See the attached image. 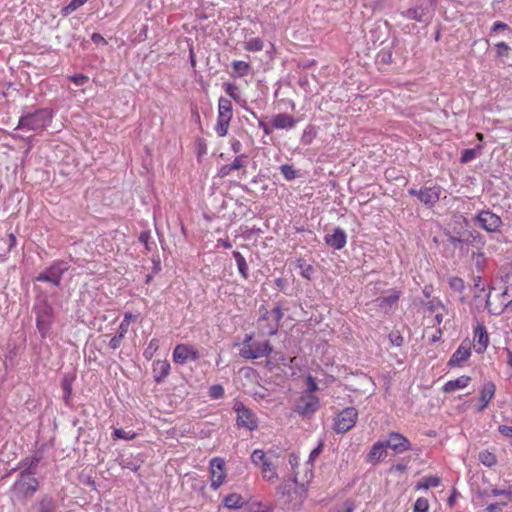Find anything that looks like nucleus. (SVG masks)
Returning a JSON list of instances; mask_svg holds the SVG:
<instances>
[{
  "instance_id": "nucleus-1",
  "label": "nucleus",
  "mask_w": 512,
  "mask_h": 512,
  "mask_svg": "<svg viewBox=\"0 0 512 512\" xmlns=\"http://www.w3.org/2000/svg\"><path fill=\"white\" fill-rule=\"evenodd\" d=\"M53 111L49 108H39L27 111L21 115L16 129L41 132L52 121Z\"/></svg>"
},
{
  "instance_id": "nucleus-2",
  "label": "nucleus",
  "mask_w": 512,
  "mask_h": 512,
  "mask_svg": "<svg viewBox=\"0 0 512 512\" xmlns=\"http://www.w3.org/2000/svg\"><path fill=\"white\" fill-rule=\"evenodd\" d=\"M35 470L27 467L20 472L19 478L10 489L11 496L19 501L30 499L39 489V481L32 475Z\"/></svg>"
},
{
  "instance_id": "nucleus-3",
  "label": "nucleus",
  "mask_w": 512,
  "mask_h": 512,
  "mask_svg": "<svg viewBox=\"0 0 512 512\" xmlns=\"http://www.w3.org/2000/svg\"><path fill=\"white\" fill-rule=\"evenodd\" d=\"M36 315V327L42 338H46L54 323V309L46 298L37 301L33 306Z\"/></svg>"
},
{
  "instance_id": "nucleus-4",
  "label": "nucleus",
  "mask_w": 512,
  "mask_h": 512,
  "mask_svg": "<svg viewBox=\"0 0 512 512\" xmlns=\"http://www.w3.org/2000/svg\"><path fill=\"white\" fill-rule=\"evenodd\" d=\"M260 317L258 320L260 330L263 334L273 336L277 334L280 321L283 318V311L281 305H277L271 311H268L263 305L259 308Z\"/></svg>"
},
{
  "instance_id": "nucleus-5",
  "label": "nucleus",
  "mask_w": 512,
  "mask_h": 512,
  "mask_svg": "<svg viewBox=\"0 0 512 512\" xmlns=\"http://www.w3.org/2000/svg\"><path fill=\"white\" fill-rule=\"evenodd\" d=\"M68 269V262L55 260L49 267L45 268L38 276L35 277V281L47 282L59 287L61 285L62 276L66 271H68Z\"/></svg>"
},
{
  "instance_id": "nucleus-6",
  "label": "nucleus",
  "mask_w": 512,
  "mask_h": 512,
  "mask_svg": "<svg viewBox=\"0 0 512 512\" xmlns=\"http://www.w3.org/2000/svg\"><path fill=\"white\" fill-rule=\"evenodd\" d=\"M233 116V107L229 99L220 97L218 100V117L215 127L219 137H225L228 133L230 121Z\"/></svg>"
},
{
  "instance_id": "nucleus-7",
  "label": "nucleus",
  "mask_w": 512,
  "mask_h": 512,
  "mask_svg": "<svg viewBox=\"0 0 512 512\" xmlns=\"http://www.w3.org/2000/svg\"><path fill=\"white\" fill-rule=\"evenodd\" d=\"M320 408V400L312 394H303L295 402L294 412L304 419H310Z\"/></svg>"
},
{
  "instance_id": "nucleus-8",
  "label": "nucleus",
  "mask_w": 512,
  "mask_h": 512,
  "mask_svg": "<svg viewBox=\"0 0 512 512\" xmlns=\"http://www.w3.org/2000/svg\"><path fill=\"white\" fill-rule=\"evenodd\" d=\"M451 244L460 250H463L465 246L469 245L478 250H482L486 241L479 231L471 229L459 237H451Z\"/></svg>"
},
{
  "instance_id": "nucleus-9",
  "label": "nucleus",
  "mask_w": 512,
  "mask_h": 512,
  "mask_svg": "<svg viewBox=\"0 0 512 512\" xmlns=\"http://www.w3.org/2000/svg\"><path fill=\"white\" fill-rule=\"evenodd\" d=\"M358 412L354 407L343 409L336 417L334 430L339 434H344L351 430L357 421Z\"/></svg>"
},
{
  "instance_id": "nucleus-10",
  "label": "nucleus",
  "mask_w": 512,
  "mask_h": 512,
  "mask_svg": "<svg viewBox=\"0 0 512 512\" xmlns=\"http://www.w3.org/2000/svg\"><path fill=\"white\" fill-rule=\"evenodd\" d=\"M233 409L237 413L236 422L239 427H244L249 431L258 428V421L255 414L247 408L242 402L237 401Z\"/></svg>"
},
{
  "instance_id": "nucleus-11",
  "label": "nucleus",
  "mask_w": 512,
  "mask_h": 512,
  "mask_svg": "<svg viewBox=\"0 0 512 512\" xmlns=\"http://www.w3.org/2000/svg\"><path fill=\"white\" fill-rule=\"evenodd\" d=\"M474 221L487 232H497L503 224L501 218L490 210H482L479 212L475 216Z\"/></svg>"
},
{
  "instance_id": "nucleus-12",
  "label": "nucleus",
  "mask_w": 512,
  "mask_h": 512,
  "mask_svg": "<svg viewBox=\"0 0 512 512\" xmlns=\"http://www.w3.org/2000/svg\"><path fill=\"white\" fill-rule=\"evenodd\" d=\"M200 358L199 351L189 344H178L173 351V361L177 364H185L188 361H197Z\"/></svg>"
},
{
  "instance_id": "nucleus-13",
  "label": "nucleus",
  "mask_w": 512,
  "mask_h": 512,
  "mask_svg": "<svg viewBox=\"0 0 512 512\" xmlns=\"http://www.w3.org/2000/svg\"><path fill=\"white\" fill-rule=\"evenodd\" d=\"M211 487L216 490L226 478L225 462L222 458L216 457L210 461Z\"/></svg>"
},
{
  "instance_id": "nucleus-14",
  "label": "nucleus",
  "mask_w": 512,
  "mask_h": 512,
  "mask_svg": "<svg viewBox=\"0 0 512 512\" xmlns=\"http://www.w3.org/2000/svg\"><path fill=\"white\" fill-rule=\"evenodd\" d=\"M385 446L391 448L396 454L406 452L411 449V442L399 432H391L388 439L384 440Z\"/></svg>"
},
{
  "instance_id": "nucleus-15",
  "label": "nucleus",
  "mask_w": 512,
  "mask_h": 512,
  "mask_svg": "<svg viewBox=\"0 0 512 512\" xmlns=\"http://www.w3.org/2000/svg\"><path fill=\"white\" fill-rule=\"evenodd\" d=\"M247 155L239 154L235 157V159L230 163L223 165L219 168L217 172V176L220 178H225L229 176L234 170H243L242 174L246 173L245 167L247 163Z\"/></svg>"
},
{
  "instance_id": "nucleus-16",
  "label": "nucleus",
  "mask_w": 512,
  "mask_h": 512,
  "mask_svg": "<svg viewBox=\"0 0 512 512\" xmlns=\"http://www.w3.org/2000/svg\"><path fill=\"white\" fill-rule=\"evenodd\" d=\"M471 355V344L470 342L463 341L458 349L452 354L448 361L450 367H461L465 361L469 359Z\"/></svg>"
},
{
  "instance_id": "nucleus-17",
  "label": "nucleus",
  "mask_w": 512,
  "mask_h": 512,
  "mask_svg": "<svg viewBox=\"0 0 512 512\" xmlns=\"http://www.w3.org/2000/svg\"><path fill=\"white\" fill-rule=\"evenodd\" d=\"M324 241L329 247L341 250L347 243V234L341 227H335L331 234L325 235Z\"/></svg>"
},
{
  "instance_id": "nucleus-18",
  "label": "nucleus",
  "mask_w": 512,
  "mask_h": 512,
  "mask_svg": "<svg viewBox=\"0 0 512 512\" xmlns=\"http://www.w3.org/2000/svg\"><path fill=\"white\" fill-rule=\"evenodd\" d=\"M474 340L476 341L475 344V351L478 354L484 353L487 349L488 343H489V337L486 328L478 324L474 329Z\"/></svg>"
},
{
  "instance_id": "nucleus-19",
  "label": "nucleus",
  "mask_w": 512,
  "mask_h": 512,
  "mask_svg": "<svg viewBox=\"0 0 512 512\" xmlns=\"http://www.w3.org/2000/svg\"><path fill=\"white\" fill-rule=\"evenodd\" d=\"M440 187H425L419 190V200L428 206H433L439 201Z\"/></svg>"
},
{
  "instance_id": "nucleus-20",
  "label": "nucleus",
  "mask_w": 512,
  "mask_h": 512,
  "mask_svg": "<svg viewBox=\"0 0 512 512\" xmlns=\"http://www.w3.org/2000/svg\"><path fill=\"white\" fill-rule=\"evenodd\" d=\"M387 455V446L384 441H377L371 447L369 453L366 456L368 463H377Z\"/></svg>"
},
{
  "instance_id": "nucleus-21",
  "label": "nucleus",
  "mask_w": 512,
  "mask_h": 512,
  "mask_svg": "<svg viewBox=\"0 0 512 512\" xmlns=\"http://www.w3.org/2000/svg\"><path fill=\"white\" fill-rule=\"evenodd\" d=\"M296 119L286 113H279L272 117V126L276 129H292L296 125Z\"/></svg>"
},
{
  "instance_id": "nucleus-22",
  "label": "nucleus",
  "mask_w": 512,
  "mask_h": 512,
  "mask_svg": "<svg viewBox=\"0 0 512 512\" xmlns=\"http://www.w3.org/2000/svg\"><path fill=\"white\" fill-rule=\"evenodd\" d=\"M468 226V220L465 217L460 216L455 221V226L451 230H445L444 235L447 237V240L451 243V237H459L460 235H463L469 230Z\"/></svg>"
},
{
  "instance_id": "nucleus-23",
  "label": "nucleus",
  "mask_w": 512,
  "mask_h": 512,
  "mask_svg": "<svg viewBox=\"0 0 512 512\" xmlns=\"http://www.w3.org/2000/svg\"><path fill=\"white\" fill-rule=\"evenodd\" d=\"M170 364L166 360H157L153 363V377L155 382L161 383L169 374Z\"/></svg>"
},
{
  "instance_id": "nucleus-24",
  "label": "nucleus",
  "mask_w": 512,
  "mask_h": 512,
  "mask_svg": "<svg viewBox=\"0 0 512 512\" xmlns=\"http://www.w3.org/2000/svg\"><path fill=\"white\" fill-rule=\"evenodd\" d=\"M495 391L496 386L493 382L488 381L483 385L480 391L481 406L479 408V411H482L484 408H486L490 400L494 397Z\"/></svg>"
},
{
  "instance_id": "nucleus-25",
  "label": "nucleus",
  "mask_w": 512,
  "mask_h": 512,
  "mask_svg": "<svg viewBox=\"0 0 512 512\" xmlns=\"http://www.w3.org/2000/svg\"><path fill=\"white\" fill-rule=\"evenodd\" d=\"M470 381H471L470 376L462 375L454 380H450V381L446 382L445 385L443 386L442 390L445 393L454 392L458 389L465 388L466 386H468Z\"/></svg>"
},
{
  "instance_id": "nucleus-26",
  "label": "nucleus",
  "mask_w": 512,
  "mask_h": 512,
  "mask_svg": "<svg viewBox=\"0 0 512 512\" xmlns=\"http://www.w3.org/2000/svg\"><path fill=\"white\" fill-rule=\"evenodd\" d=\"M402 15L408 19L415 20L420 23H426L429 20L428 13L423 7L407 9L402 12Z\"/></svg>"
},
{
  "instance_id": "nucleus-27",
  "label": "nucleus",
  "mask_w": 512,
  "mask_h": 512,
  "mask_svg": "<svg viewBox=\"0 0 512 512\" xmlns=\"http://www.w3.org/2000/svg\"><path fill=\"white\" fill-rule=\"evenodd\" d=\"M37 512H61L55 500L48 495L42 497L37 505Z\"/></svg>"
},
{
  "instance_id": "nucleus-28",
  "label": "nucleus",
  "mask_w": 512,
  "mask_h": 512,
  "mask_svg": "<svg viewBox=\"0 0 512 512\" xmlns=\"http://www.w3.org/2000/svg\"><path fill=\"white\" fill-rule=\"evenodd\" d=\"M141 464H142V461L138 458L133 457L132 455L127 456V457L122 455L119 459V465L123 469H129L133 472H137L138 469L140 468Z\"/></svg>"
},
{
  "instance_id": "nucleus-29",
  "label": "nucleus",
  "mask_w": 512,
  "mask_h": 512,
  "mask_svg": "<svg viewBox=\"0 0 512 512\" xmlns=\"http://www.w3.org/2000/svg\"><path fill=\"white\" fill-rule=\"evenodd\" d=\"M73 381H74V376H70V375H65L61 380V387L64 392L63 401L67 406L70 405Z\"/></svg>"
},
{
  "instance_id": "nucleus-30",
  "label": "nucleus",
  "mask_w": 512,
  "mask_h": 512,
  "mask_svg": "<svg viewBox=\"0 0 512 512\" xmlns=\"http://www.w3.org/2000/svg\"><path fill=\"white\" fill-rule=\"evenodd\" d=\"M223 505L229 509H239L244 505V500L240 494L231 493L224 497Z\"/></svg>"
},
{
  "instance_id": "nucleus-31",
  "label": "nucleus",
  "mask_w": 512,
  "mask_h": 512,
  "mask_svg": "<svg viewBox=\"0 0 512 512\" xmlns=\"http://www.w3.org/2000/svg\"><path fill=\"white\" fill-rule=\"evenodd\" d=\"M253 351L256 355V358H260L263 356H269L272 352V346L269 341L264 342H253L251 344Z\"/></svg>"
},
{
  "instance_id": "nucleus-32",
  "label": "nucleus",
  "mask_w": 512,
  "mask_h": 512,
  "mask_svg": "<svg viewBox=\"0 0 512 512\" xmlns=\"http://www.w3.org/2000/svg\"><path fill=\"white\" fill-rule=\"evenodd\" d=\"M400 298V292L392 289L387 296L377 298L378 306L384 308L385 306H392L397 303Z\"/></svg>"
},
{
  "instance_id": "nucleus-33",
  "label": "nucleus",
  "mask_w": 512,
  "mask_h": 512,
  "mask_svg": "<svg viewBox=\"0 0 512 512\" xmlns=\"http://www.w3.org/2000/svg\"><path fill=\"white\" fill-rule=\"evenodd\" d=\"M232 255L236 261L239 273L241 274V276L244 279H248L249 274H248V264L246 262V259L239 251H233Z\"/></svg>"
},
{
  "instance_id": "nucleus-34",
  "label": "nucleus",
  "mask_w": 512,
  "mask_h": 512,
  "mask_svg": "<svg viewBox=\"0 0 512 512\" xmlns=\"http://www.w3.org/2000/svg\"><path fill=\"white\" fill-rule=\"evenodd\" d=\"M482 149H483V145L479 144L475 148L463 150L461 153L460 162L465 164V163L472 161L478 155H480Z\"/></svg>"
},
{
  "instance_id": "nucleus-35",
  "label": "nucleus",
  "mask_w": 512,
  "mask_h": 512,
  "mask_svg": "<svg viewBox=\"0 0 512 512\" xmlns=\"http://www.w3.org/2000/svg\"><path fill=\"white\" fill-rule=\"evenodd\" d=\"M502 280L506 284V287L504 291L501 293V296L503 297L504 301H507V303L512 302V271L507 273Z\"/></svg>"
},
{
  "instance_id": "nucleus-36",
  "label": "nucleus",
  "mask_w": 512,
  "mask_h": 512,
  "mask_svg": "<svg viewBox=\"0 0 512 512\" xmlns=\"http://www.w3.org/2000/svg\"><path fill=\"white\" fill-rule=\"evenodd\" d=\"M479 460L483 465H485L487 467H492L497 463V458H496L495 454H493L487 450L481 451L479 453Z\"/></svg>"
},
{
  "instance_id": "nucleus-37",
  "label": "nucleus",
  "mask_w": 512,
  "mask_h": 512,
  "mask_svg": "<svg viewBox=\"0 0 512 512\" xmlns=\"http://www.w3.org/2000/svg\"><path fill=\"white\" fill-rule=\"evenodd\" d=\"M298 267L300 268V274L302 277H304L307 280H311L315 269L312 265L305 263L303 260L298 261Z\"/></svg>"
},
{
  "instance_id": "nucleus-38",
  "label": "nucleus",
  "mask_w": 512,
  "mask_h": 512,
  "mask_svg": "<svg viewBox=\"0 0 512 512\" xmlns=\"http://www.w3.org/2000/svg\"><path fill=\"white\" fill-rule=\"evenodd\" d=\"M440 478L437 476H428L422 479L421 482L418 483V488L429 489L431 487H438L440 485Z\"/></svg>"
},
{
  "instance_id": "nucleus-39",
  "label": "nucleus",
  "mask_w": 512,
  "mask_h": 512,
  "mask_svg": "<svg viewBox=\"0 0 512 512\" xmlns=\"http://www.w3.org/2000/svg\"><path fill=\"white\" fill-rule=\"evenodd\" d=\"M225 92L236 102L240 101V92L237 85L230 82H225L223 84Z\"/></svg>"
},
{
  "instance_id": "nucleus-40",
  "label": "nucleus",
  "mask_w": 512,
  "mask_h": 512,
  "mask_svg": "<svg viewBox=\"0 0 512 512\" xmlns=\"http://www.w3.org/2000/svg\"><path fill=\"white\" fill-rule=\"evenodd\" d=\"M262 472L264 473V477L267 478L268 481H274L278 478L277 473L272 468L271 461L263 462V466H261Z\"/></svg>"
},
{
  "instance_id": "nucleus-41",
  "label": "nucleus",
  "mask_w": 512,
  "mask_h": 512,
  "mask_svg": "<svg viewBox=\"0 0 512 512\" xmlns=\"http://www.w3.org/2000/svg\"><path fill=\"white\" fill-rule=\"evenodd\" d=\"M244 48L247 51H261L263 49V41L260 38H252L249 41L245 42Z\"/></svg>"
},
{
  "instance_id": "nucleus-42",
  "label": "nucleus",
  "mask_w": 512,
  "mask_h": 512,
  "mask_svg": "<svg viewBox=\"0 0 512 512\" xmlns=\"http://www.w3.org/2000/svg\"><path fill=\"white\" fill-rule=\"evenodd\" d=\"M472 258L475 261V266L478 271H483L486 263V257L483 251L478 250V252L472 253Z\"/></svg>"
},
{
  "instance_id": "nucleus-43",
  "label": "nucleus",
  "mask_w": 512,
  "mask_h": 512,
  "mask_svg": "<svg viewBox=\"0 0 512 512\" xmlns=\"http://www.w3.org/2000/svg\"><path fill=\"white\" fill-rule=\"evenodd\" d=\"M448 283L450 288L457 292H462L465 288L464 280L457 276L450 277Z\"/></svg>"
},
{
  "instance_id": "nucleus-44",
  "label": "nucleus",
  "mask_w": 512,
  "mask_h": 512,
  "mask_svg": "<svg viewBox=\"0 0 512 512\" xmlns=\"http://www.w3.org/2000/svg\"><path fill=\"white\" fill-rule=\"evenodd\" d=\"M280 171L286 180H293L297 176V171L293 168V166L288 164L281 165Z\"/></svg>"
},
{
  "instance_id": "nucleus-45",
  "label": "nucleus",
  "mask_w": 512,
  "mask_h": 512,
  "mask_svg": "<svg viewBox=\"0 0 512 512\" xmlns=\"http://www.w3.org/2000/svg\"><path fill=\"white\" fill-rule=\"evenodd\" d=\"M251 461L255 464V465H259L261 464V466H263V462H268V458L266 457L265 453L263 450H259V449H256L253 451V453L251 454Z\"/></svg>"
},
{
  "instance_id": "nucleus-46",
  "label": "nucleus",
  "mask_w": 512,
  "mask_h": 512,
  "mask_svg": "<svg viewBox=\"0 0 512 512\" xmlns=\"http://www.w3.org/2000/svg\"><path fill=\"white\" fill-rule=\"evenodd\" d=\"M429 502L426 498L420 497L413 506V512H428Z\"/></svg>"
},
{
  "instance_id": "nucleus-47",
  "label": "nucleus",
  "mask_w": 512,
  "mask_h": 512,
  "mask_svg": "<svg viewBox=\"0 0 512 512\" xmlns=\"http://www.w3.org/2000/svg\"><path fill=\"white\" fill-rule=\"evenodd\" d=\"M233 70L238 73L239 76H244L249 70V64L244 61H234L232 63Z\"/></svg>"
},
{
  "instance_id": "nucleus-48",
  "label": "nucleus",
  "mask_w": 512,
  "mask_h": 512,
  "mask_svg": "<svg viewBox=\"0 0 512 512\" xmlns=\"http://www.w3.org/2000/svg\"><path fill=\"white\" fill-rule=\"evenodd\" d=\"M495 48H496L497 57L503 58V57L509 56V52H510L511 48L509 47V45L507 43L499 42L495 45Z\"/></svg>"
},
{
  "instance_id": "nucleus-49",
  "label": "nucleus",
  "mask_w": 512,
  "mask_h": 512,
  "mask_svg": "<svg viewBox=\"0 0 512 512\" xmlns=\"http://www.w3.org/2000/svg\"><path fill=\"white\" fill-rule=\"evenodd\" d=\"M208 394L213 399H219V398L223 397V395H224V388L220 384L212 385L209 388Z\"/></svg>"
},
{
  "instance_id": "nucleus-50",
  "label": "nucleus",
  "mask_w": 512,
  "mask_h": 512,
  "mask_svg": "<svg viewBox=\"0 0 512 512\" xmlns=\"http://www.w3.org/2000/svg\"><path fill=\"white\" fill-rule=\"evenodd\" d=\"M240 356L245 359H257L251 344H245L239 352Z\"/></svg>"
},
{
  "instance_id": "nucleus-51",
  "label": "nucleus",
  "mask_w": 512,
  "mask_h": 512,
  "mask_svg": "<svg viewBox=\"0 0 512 512\" xmlns=\"http://www.w3.org/2000/svg\"><path fill=\"white\" fill-rule=\"evenodd\" d=\"M429 312H436L439 308L445 310V306L439 299H432L425 304Z\"/></svg>"
},
{
  "instance_id": "nucleus-52",
  "label": "nucleus",
  "mask_w": 512,
  "mask_h": 512,
  "mask_svg": "<svg viewBox=\"0 0 512 512\" xmlns=\"http://www.w3.org/2000/svg\"><path fill=\"white\" fill-rule=\"evenodd\" d=\"M473 282H474L473 287L476 290L474 297H480V294L485 291V287L482 284V277L474 276Z\"/></svg>"
},
{
  "instance_id": "nucleus-53",
  "label": "nucleus",
  "mask_w": 512,
  "mask_h": 512,
  "mask_svg": "<svg viewBox=\"0 0 512 512\" xmlns=\"http://www.w3.org/2000/svg\"><path fill=\"white\" fill-rule=\"evenodd\" d=\"M307 389H306V392L304 394H312L314 395V392H316L318 390V384L315 380L314 377H312L311 375H309L307 377Z\"/></svg>"
},
{
  "instance_id": "nucleus-54",
  "label": "nucleus",
  "mask_w": 512,
  "mask_h": 512,
  "mask_svg": "<svg viewBox=\"0 0 512 512\" xmlns=\"http://www.w3.org/2000/svg\"><path fill=\"white\" fill-rule=\"evenodd\" d=\"M508 504V501H503V502H497V503H491L489 504L486 508H485V511L486 512H500L502 511V509L507 506Z\"/></svg>"
},
{
  "instance_id": "nucleus-55",
  "label": "nucleus",
  "mask_w": 512,
  "mask_h": 512,
  "mask_svg": "<svg viewBox=\"0 0 512 512\" xmlns=\"http://www.w3.org/2000/svg\"><path fill=\"white\" fill-rule=\"evenodd\" d=\"M113 435L117 439H125V440H130L135 437L134 433L131 434L130 432H126L123 429H115L113 432Z\"/></svg>"
},
{
  "instance_id": "nucleus-56",
  "label": "nucleus",
  "mask_w": 512,
  "mask_h": 512,
  "mask_svg": "<svg viewBox=\"0 0 512 512\" xmlns=\"http://www.w3.org/2000/svg\"><path fill=\"white\" fill-rule=\"evenodd\" d=\"M124 339V336L123 334H119L117 333L116 335H114L110 342H109V347L113 350H116L118 349L120 346H121V343H122V340Z\"/></svg>"
},
{
  "instance_id": "nucleus-57",
  "label": "nucleus",
  "mask_w": 512,
  "mask_h": 512,
  "mask_svg": "<svg viewBox=\"0 0 512 512\" xmlns=\"http://www.w3.org/2000/svg\"><path fill=\"white\" fill-rule=\"evenodd\" d=\"M88 0H71V2L65 7L67 12H73L79 7L84 5Z\"/></svg>"
},
{
  "instance_id": "nucleus-58",
  "label": "nucleus",
  "mask_w": 512,
  "mask_h": 512,
  "mask_svg": "<svg viewBox=\"0 0 512 512\" xmlns=\"http://www.w3.org/2000/svg\"><path fill=\"white\" fill-rule=\"evenodd\" d=\"M380 61L384 64H389L392 62V52L390 50H381L378 54Z\"/></svg>"
},
{
  "instance_id": "nucleus-59",
  "label": "nucleus",
  "mask_w": 512,
  "mask_h": 512,
  "mask_svg": "<svg viewBox=\"0 0 512 512\" xmlns=\"http://www.w3.org/2000/svg\"><path fill=\"white\" fill-rule=\"evenodd\" d=\"M498 431L505 437L509 438V442L512 445V426L500 425Z\"/></svg>"
},
{
  "instance_id": "nucleus-60",
  "label": "nucleus",
  "mask_w": 512,
  "mask_h": 512,
  "mask_svg": "<svg viewBox=\"0 0 512 512\" xmlns=\"http://www.w3.org/2000/svg\"><path fill=\"white\" fill-rule=\"evenodd\" d=\"M491 495H493V496L504 495L507 497L508 502H510L512 500V491H508V490H502V489L495 488V489H492Z\"/></svg>"
},
{
  "instance_id": "nucleus-61",
  "label": "nucleus",
  "mask_w": 512,
  "mask_h": 512,
  "mask_svg": "<svg viewBox=\"0 0 512 512\" xmlns=\"http://www.w3.org/2000/svg\"><path fill=\"white\" fill-rule=\"evenodd\" d=\"M70 79L76 85H84L89 80V78L84 74H76L72 76Z\"/></svg>"
},
{
  "instance_id": "nucleus-62",
  "label": "nucleus",
  "mask_w": 512,
  "mask_h": 512,
  "mask_svg": "<svg viewBox=\"0 0 512 512\" xmlns=\"http://www.w3.org/2000/svg\"><path fill=\"white\" fill-rule=\"evenodd\" d=\"M150 238H151V235H150V232H149V231H143V232H141V233H140V235H139V241L145 245V248H146L147 250H150V249H151V248H150V246H149V240H150Z\"/></svg>"
},
{
  "instance_id": "nucleus-63",
  "label": "nucleus",
  "mask_w": 512,
  "mask_h": 512,
  "mask_svg": "<svg viewBox=\"0 0 512 512\" xmlns=\"http://www.w3.org/2000/svg\"><path fill=\"white\" fill-rule=\"evenodd\" d=\"M499 30H510V27L504 22L496 21L491 27V33Z\"/></svg>"
},
{
  "instance_id": "nucleus-64",
  "label": "nucleus",
  "mask_w": 512,
  "mask_h": 512,
  "mask_svg": "<svg viewBox=\"0 0 512 512\" xmlns=\"http://www.w3.org/2000/svg\"><path fill=\"white\" fill-rule=\"evenodd\" d=\"M389 338H390L391 343H392L393 345H395V346H398V347H399V346H401V345H402V343H403V337H402L400 334H398V333H396V334L391 333V334L389 335Z\"/></svg>"
}]
</instances>
